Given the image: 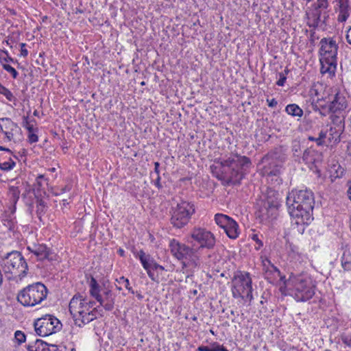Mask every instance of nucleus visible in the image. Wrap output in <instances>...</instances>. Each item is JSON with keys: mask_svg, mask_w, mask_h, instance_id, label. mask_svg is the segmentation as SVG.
<instances>
[{"mask_svg": "<svg viewBox=\"0 0 351 351\" xmlns=\"http://www.w3.org/2000/svg\"><path fill=\"white\" fill-rule=\"evenodd\" d=\"M286 204L295 224H308L313 219L315 200L311 191H292L287 196Z\"/></svg>", "mask_w": 351, "mask_h": 351, "instance_id": "1", "label": "nucleus"}, {"mask_svg": "<svg viewBox=\"0 0 351 351\" xmlns=\"http://www.w3.org/2000/svg\"><path fill=\"white\" fill-rule=\"evenodd\" d=\"M169 246L172 256L182 261V269L187 277L192 276L195 269L200 267L199 256L195 249L175 239L170 241Z\"/></svg>", "mask_w": 351, "mask_h": 351, "instance_id": "2", "label": "nucleus"}, {"mask_svg": "<svg viewBox=\"0 0 351 351\" xmlns=\"http://www.w3.org/2000/svg\"><path fill=\"white\" fill-rule=\"evenodd\" d=\"M290 294L298 302H306L315 295V285L311 278L304 273L291 274L285 282Z\"/></svg>", "mask_w": 351, "mask_h": 351, "instance_id": "3", "label": "nucleus"}, {"mask_svg": "<svg viewBox=\"0 0 351 351\" xmlns=\"http://www.w3.org/2000/svg\"><path fill=\"white\" fill-rule=\"evenodd\" d=\"M319 45L320 71L322 74L328 73L329 75H333L337 65L338 46L335 40L326 38H322Z\"/></svg>", "mask_w": 351, "mask_h": 351, "instance_id": "4", "label": "nucleus"}, {"mask_svg": "<svg viewBox=\"0 0 351 351\" xmlns=\"http://www.w3.org/2000/svg\"><path fill=\"white\" fill-rule=\"evenodd\" d=\"M48 289L42 282H35L21 290L17 300L24 306L34 307L47 299Z\"/></svg>", "mask_w": 351, "mask_h": 351, "instance_id": "5", "label": "nucleus"}, {"mask_svg": "<svg viewBox=\"0 0 351 351\" xmlns=\"http://www.w3.org/2000/svg\"><path fill=\"white\" fill-rule=\"evenodd\" d=\"M2 266L5 274L12 276L8 278L21 279L25 277L28 271L27 263L22 254L18 251L8 253L2 260Z\"/></svg>", "mask_w": 351, "mask_h": 351, "instance_id": "6", "label": "nucleus"}, {"mask_svg": "<svg viewBox=\"0 0 351 351\" xmlns=\"http://www.w3.org/2000/svg\"><path fill=\"white\" fill-rule=\"evenodd\" d=\"M330 122L323 126L320 130L322 133V141H324V146H335L341 141V136L345 129L344 117L332 114Z\"/></svg>", "mask_w": 351, "mask_h": 351, "instance_id": "7", "label": "nucleus"}, {"mask_svg": "<svg viewBox=\"0 0 351 351\" xmlns=\"http://www.w3.org/2000/svg\"><path fill=\"white\" fill-rule=\"evenodd\" d=\"M252 290V280L249 272L239 271L234 276L231 286L233 298L251 302L253 300Z\"/></svg>", "mask_w": 351, "mask_h": 351, "instance_id": "8", "label": "nucleus"}, {"mask_svg": "<svg viewBox=\"0 0 351 351\" xmlns=\"http://www.w3.org/2000/svg\"><path fill=\"white\" fill-rule=\"evenodd\" d=\"M195 212V205L192 202L181 201L171 209L170 223L176 228H182L188 224Z\"/></svg>", "mask_w": 351, "mask_h": 351, "instance_id": "9", "label": "nucleus"}, {"mask_svg": "<svg viewBox=\"0 0 351 351\" xmlns=\"http://www.w3.org/2000/svg\"><path fill=\"white\" fill-rule=\"evenodd\" d=\"M223 167H227L232 169L230 179L233 182H239L244 177L243 170H246L251 165V161L247 156H241L239 154H232L226 159L221 160Z\"/></svg>", "mask_w": 351, "mask_h": 351, "instance_id": "10", "label": "nucleus"}, {"mask_svg": "<svg viewBox=\"0 0 351 351\" xmlns=\"http://www.w3.org/2000/svg\"><path fill=\"white\" fill-rule=\"evenodd\" d=\"M34 328L38 335L47 337L56 332L60 328V322L54 316L46 315L34 322Z\"/></svg>", "mask_w": 351, "mask_h": 351, "instance_id": "11", "label": "nucleus"}, {"mask_svg": "<svg viewBox=\"0 0 351 351\" xmlns=\"http://www.w3.org/2000/svg\"><path fill=\"white\" fill-rule=\"evenodd\" d=\"M191 239L199 245V248L213 249L216 243L215 237L210 231L199 226L194 227L190 232Z\"/></svg>", "mask_w": 351, "mask_h": 351, "instance_id": "12", "label": "nucleus"}, {"mask_svg": "<svg viewBox=\"0 0 351 351\" xmlns=\"http://www.w3.org/2000/svg\"><path fill=\"white\" fill-rule=\"evenodd\" d=\"M330 88L324 90L322 84H317L315 85L310 90L313 101H315V104H313V108L315 112L318 111L322 116L326 115V112H323L326 110V105L322 102L328 104L330 96Z\"/></svg>", "mask_w": 351, "mask_h": 351, "instance_id": "13", "label": "nucleus"}, {"mask_svg": "<svg viewBox=\"0 0 351 351\" xmlns=\"http://www.w3.org/2000/svg\"><path fill=\"white\" fill-rule=\"evenodd\" d=\"M138 258L151 280L158 282L159 276L162 274L165 268L158 264L150 255L146 254L143 250H140L138 252Z\"/></svg>", "mask_w": 351, "mask_h": 351, "instance_id": "14", "label": "nucleus"}, {"mask_svg": "<svg viewBox=\"0 0 351 351\" xmlns=\"http://www.w3.org/2000/svg\"><path fill=\"white\" fill-rule=\"evenodd\" d=\"M215 221L220 228L224 230L230 239H235L239 237V225L229 216L217 213L215 215Z\"/></svg>", "mask_w": 351, "mask_h": 351, "instance_id": "15", "label": "nucleus"}, {"mask_svg": "<svg viewBox=\"0 0 351 351\" xmlns=\"http://www.w3.org/2000/svg\"><path fill=\"white\" fill-rule=\"evenodd\" d=\"M335 94L330 96L328 100V106H326V110L324 112H330L335 113L346 110L348 107V100L343 93L335 90Z\"/></svg>", "mask_w": 351, "mask_h": 351, "instance_id": "16", "label": "nucleus"}, {"mask_svg": "<svg viewBox=\"0 0 351 351\" xmlns=\"http://www.w3.org/2000/svg\"><path fill=\"white\" fill-rule=\"evenodd\" d=\"M0 128L9 141L21 136V128L10 118H0Z\"/></svg>", "mask_w": 351, "mask_h": 351, "instance_id": "17", "label": "nucleus"}, {"mask_svg": "<svg viewBox=\"0 0 351 351\" xmlns=\"http://www.w3.org/2000/svg\"><path fill=\"white\" fill-rule=\"evenodd\" d=\"M335 11L338 13L337 21L339 23L346 22L350 17L351 7L349 0H335Z\"/></svg>", "mask_w": 351, "mask_h": 351, "instance_id": "18", "label": "nucleus"}, {"mask_svg": "<svg viewBox=\"0 0 351 351\" xmlns=\"http://www.w3.org/2000/svg\"><path fill=\"white\" fill-rule=\"evenodd\" d=\"M277 210L275 208L263 204L256 213V218L259 219L261 222L266 223L276 217Z\"/></svg>", "mask_w": 351, "mask_h": 351, "instance_id": "19", "label": "nucleus"}, {"mask_svg": "<svg viewBox=\"0 0 351 351\" xmlns=\"http://www.w3.org/2000/svg\"><path fill=\"white\" fill-rule=\"evenodd\" d=\"M27 248L34 255H36L38 259L39 260L47 259L51 261L53 259V253H52L50 249L48 248L45 245H34L32 247H28Z\"/></svg>", "mask_w": 351, "mask_h": 351, "instance_id": "20", "label": "nucleus"}, {"mask_svg": "<svg viewBox=\"0 0 351 351\" xmlns=\"http://www.w3.org/2000/svg\"><path fill=\"white\" fill-rule=\"evenodd\" d=\"M101 306L106 311H112L114 308V296L109 289L104 291L101 300L98 301Z\"/></svg>", "mask_w": 351, "mask_h": 351, "instance_id": "21", "label": "nucleus"}, {"mask_svg": "<svg viewBox=\"0 0 351 351\" xmlns=\"http://www.w3.org/2000/svg\"><path fill=\"white\" fill-rule=\"evenodd\" d=\"M97 308H94L92 311L89 310L88 311H85L80 317L76 319V321L75 322V325L79 327H82L93 321L97 318Z\"/></svg>", "mask_w": 351, "mask_h": 351, "instance_id": "22", "label": "nucleus"}, {"mask_svg": "<svg viewBox=\"0 0 351 351\" xmlns=\"http://www.w3.org/2000/svg\"><path fill=\"white\" fill-rule=\"evenodd\" d=\"M263 204L278 209L280 205L279 193L275 190L268 189Z\"/></svg>", "mask_w": 351, "mask_h": 351, "instance_id": "23", "label": "nucleus"}, {"mask_svg": "<svg viewBox=\"0 0 351 351\" xmlns=\"http://www.w3.org/2000/svg\"><path fill=\"white\" fill-rule=\"evenodd\" d=\"M264 276L265 278L270 283H274L278 277L280 278L282 276L280 270L274 265H269L264 270Z\"/></svg>", "mask_w": 351, "mask_h": 351, "instance_id": "24", "label": "nucleus"}, {"mask_svg": "<svg viewBox=\"0 0 351 351\" xmlns=\"http://www.w3.org/2000/svg\"><path fill=\"white\" fill-rule=\"evenodd\" d=\"M341 266L344 271H351V252L349 250L345 249L341 258Z\"/></svg>", "mask_w": 351, "mask_h": 351, "instance_id": "25", "label": "nucleus"}, {"mask_svg": "<svg viewBox=\"0 0 351 351\" xmlns=\"http://www.w3.org/2000/svg\"><path fill=\"white\" fill-rule=\"evenodd\" d=\"M285 112L292 117L301 118L304 114L303 110L295 104H289L285 108Z\"/></svg>", "mask_w": 351, "mask_h": 351, "instance_id": "26", "label": "nucleus"}, {"mask_svg": "<svg viewBox=\"0 0 351 351\" xmlns=\"http://www.w3.org/2000/svg\"><path fill=\"white\" fill-rule=\"evenodd\" d=\"M84 298L80 294L75 295L69 302V311L71 314L73 312H76L77 309H79V305L82 304Z\"/></svg>", "mask_w": 351, "mask_h": 351, "instance_id": "27", "label": "nucleus"}, {"mask_svg": "<svg viewBox=\"0 0 351 351\" xmlns=\"http://www.w3.org/2000/svg\"><path fill=\"white\" fill-rule=\"evenodd\" d=\"M330 174L332 182H334L337 178H340L343 176L344 169L339 164L333 165L330 168Z\"/></svg>", "mask_w": 351, "mask_h": 351, "instance_id": "28", "label": "nucleus"}, {"mask_svg": "<svg viewBox=\"0 0 351 351\" xmlns=\"http://www.w3.org/2000/svg\"><path fill=\"white\" fill-rule=\"evenodd\" d=\"M322 10L321 8H318L316 6H314V9L313 10L312 12L311 13V18L313 20V27H318L321 24V20H322Z\"/></svg>", "mask_w": 351, "mask_h": 351, "instance_id": "29", "label": "nucleus"}, {"mask_svg": "<svg viewBox=\"0 0 351 351\" xmlns=\"http://www.w3.org/2000/svg\"><path fill=\"white\" fill-rule=\"evenodd\" d=\"M46 343L43 340L37 339L34 341L29 342L27 349L28 351H44L43 348H44V345Z\"/></svg>", "mask_w": 351, "mask_h": 351, "instance_id": "30", "label": "nucleus"}, {"mask_svg": "<svg viewBox=\"0 0 351 351\" xmlns=\"http://www.w3.org/2000/svg\"><path fill=\"white\" fill-rule=\"evenodd\" d=\"M21 191L17 186H10L8 191L9 199L11 204H16L19 199Z\"/></svg>", "mask_w": 351, "mask_h": 351, "instance_id": "31", "label": "nucleus"}, {"mask_svg": "<svg viewBox=\"0 0 351 351\" xmlns=\"http://www.w3.org/2000/svg\"><path fill=\"white\" fill-rule=\"evenodd\" d=\"M117 284H116L117 289L119 290H121L123 286L125 289H127L131 293L134 294V291L132 287H130V281L128 278H125L124 276H121L119 278L116 280Z\"/></svg>", "mask_w": 351, "mask_h": 351, "instance_id": "32", "label": "nucleus"}, {"mask_svg": "<svg viewBox=\"0 0 351 351\" xmlns=\"http://www.w3.org/2000/svg\"><path fill=\"white\" fill-rule=\"evenodd\" d=\"M33 122H35L34 119L29 120L27 116H24L23 117L22 125L23 128L27 129L28 132H36L37 129L34 128V125L32 124Z\"/></svg>", "mask_w": 351, "mask_h": 351, "instance_id": "33", "label": "nucleus"}, {"mask_svg": "<svg viewBox=\"0 0 351 351\" xmlns=\"http://www.w3.org/2000/svg\"><path fill=\"white\" fill-rule=\"evenodd\" d=\"M16 162L10 157L8 161L0 162V169L4 171H8L14 168Z\"/></svg>", "mask_w": 351, "mask_h": 351, "instance_id": "34", "label": "nucleus"}, {"mask_svg": "<svg viewBox=\"0 0 351 351\" xmlns=\"http://www.w3.org/2000/svg\"><path fill=\"white\" fill-rule=\"evenodd\" d=\"M85 311H88L86 310V307H85V303L84 300L82 301V304L81 305H79V309L76 310V312H73L71 313V315L73 316V318L74 319V321H76V319L80 317Z\"/></svg>", "mask_w": 351, "mask_h": 351, "instance_id": "35", "label": "nucleus"}, {"mask_svg": "<svg viewBox=\"0 0 351 351\" xmlns=\"http://www.w3.org/2000/svg\"><path fill=\"white\" fill-rule=\"evenodd\" d=\"M0 93L3 95L6 99L9 101H12L14 99V97L12 92L8 89L6 87L0 84Z\"/></svg>", "mask_w": 351, "mask_h": 351, "instance_id": "36", "label": "nucleus"}, {"mask_svg": "<svg viewBox=\"0 0 351 351\" xmlns=\"http://www.w3.org/2000/svg\"><path fill=\"white\" fill-rule=\"evenodd\" d=\"M36 208H37V209H36L37 216L40 219L42 215L45 213V202L42 199L38 200Z\"/></svg>", "mask_w": 351, "mask_h": 351, "instance_id": "37", "label": "nucleus"}, {"mask_svg": "<svg viewBox=\"0 0 351 351\" xmlns=\"http://www.w3.org/2000/svg\"><path fill=\"white\" fill-rule=\"evenodd\" d=\"M323 135L324 134L319 132L317 137L308 136V139L310 141L315 142L317 146H324V141H322Z\"/></svg>", "mask_w": 351, "mask_h": 351, "instance_id": "38", "label": "nucleus"}, {"mask_svg": "<svg viewBox=\"0 0 351 351\" xmlns=\"http://www.w3.org/2000/svg\"><path fill=\"white\" fill-rule=\"evenodd\" d=\"M3 68L8 73H10L14 79H16L18 76V72L10 64H2Z\"/></svg>", "mask_w": 351, "mask_h": 351, "instance_id": "39", "label": "nucleus"}, {"mask_svg": "<svg viewBox=\"0 0 351 351\" xmlns=\"http://www.w3.org/2000/svg\"><path fill=\"white\" fill-rule=\"evenodd\" d=\"M342 342L348 347L351 348V334L343 333L341 335Z\"/></svg>", "mask_w": 351, "mask_h": 351, "instance_id": "40", "label": "nucleus"}, {"mask_svg": "<svg viewBox=\"0 0 351 351\" xmlns=\"http://www.w3.org/2000/svg\"><path fill=\"white\" fill-rule=\"evenodd\" d=\"M14 337L16 341L19 343V344H21L26 340L25 335L20 330L16 331Z\"/></svg>", "mask_w": 351, "mask_h": 351, "instance_id": "41", "label": "nucleus"}, {"mask_svg": "<svg viewBox=\"0 0 351 351\" xmlns=\"http://www.w3.org/2000/svg\"><path fill=\"white\" fill-rule=\"evenodd\" d=\"M252 239L256 242L255 249L256 250H260L263 246V241L259 239V237L257 234H253L251 236Z\"/></svg>", "mask_w": 351, "mask_h": 351, "instance_id": "42", "label": "nucleus"}, {"mask_svg": "<svg viewBox=\"0 0 351 351\" xmlns=\"http://www.w3.org/2000/svg\"><path fill=\"white\" fill-rule=\"evenodd\" d=\"M292 152L293 155L295 156H299L301 152V146L299 142H294L292 145Z\"/></svg>", "mask_w": 351, "mask_h": 351, "instance_id": "43", "label": "nucleus"}, {"mask_svg": "<svg viewBox=\"0 0 351 351\" xmlns=\"http://www.w3.org/2000/svg\"><path fill=\"white\" fill-rule=\"evenodd\" d=\"M328 0H317V3L314 4V6L321 8L322 10H326L328 7Z\"/></svg>", "mask_w": 351, "mask_h": 351, "instance_id": "44", "label": "nucleus"}, {"mask_svg": "<svg viewBox=\"0 0 351 351\" xmlns=\"http://www.w3.org/2000/svg\"><path fill=\"white\" fill-rule=\"evenodd\" d=\"M311 153H312V152L309 149L304 150L303 155H302V160L304 162L309 163V162H312L313 158H310Z\"/></svg>", "mask_w": 351, "mask_h": 351, "instance_id": "45", "label": "nucleus"}, {"mask_svg": "<svg viewBox=\"0 0 351 351\" xmlns=\"http://www.w3.org/2000/svg\"><path fill=\"white\" fill-rule=\"evenodd\" d=\"M278 77H279L278 80L276 82V84L279 86H284V84L286 82V80H287L286 73H284L282 72L279 73Z\"/></svg>", "mask_w": 351, "mask_h": 351, "instance_id": "46", "label": "nucleus"}, {"mask_svg": "<svg viewBox=\"0 0 351 351\" xmlns=\"http://www.w3.org/2000/svg\"><path fill=\"white\" fill-rule=\"evenodd\" d=\"M99 292H100L99 288H98V289H90V293L91 296L95 298L97 300V302L99 300H101V297L102 296V295H101L99 293Z\"/></svg>", "mask_w": 351, "mask_h": 351, "instance_id": "47", "label": "nucleus"}, {"mask_svg": "<svg viewBox=\"0 0 351 351\" xmlns=\"http://www.w3.org/2000/svg\"><path fill=\"white\" fill-rule=\"evenodd\" d=\"M280 280L281 282H282V285L280 286V292L282 294H285V295L287 294V293H286L287 291L290 293V291H289L288 288L287 287H285V282L287 281V280L285 279V276H280Z\"/></svg>", "mask_w": 351, "mask_h": 351, "instance_id": "48", "label": "nucleus"}, {"mask_svg": "<svg viewBox=\"0 0 351 351\" xmlns=\"http://www.w3.org/2000/svg\"><path fill=\"white\" fill-rule=\"evenodd\" d=\"M28 141L30 143H34L38 142V137L34 132H28Z\"/></svg>", "mask_w": 351, "mask_h": 351, "instance_id": "49", "label": "nucleus"}, {"mask_svg": "<svg viewBox=\"0 0 351 351\" xmlns=\"http://www.w3.org/2000/svg\"><path fill=\"white\" fill-rule=\"evenodd\" d=\"M44 351H59L57 346L53 344H48L47 343L44 345Z\"/></svg>", "mask_w": 351, "mask_h": 351, "instance_id": "50", "label": "nucleus"}, {"mask_svg": "<svg viewBox=\"0 0 351 351\" xmlns=\"http://www.w3.org/2000/svg\"><path fill=\"white\" fill-rule=\"evenodd\" d=\"M198 351H217L216 350V344H214L212 348H209L208 346H199L197 348Z\"/></svg>", "mask_w": 351, "mask_h": 351, "instance_id": "51", "label": "nucleus"}, {"mask_svg": "<svg viewBox=\"0 0 351 351\" xmlns=\"http://www.w3.org/2000/svg\"><path fill=\"white\" fill-rule=\"evenodd\" d=\"M58 190L60 191V192L57 193V195L63 194L66 192H69L71 190V185L67 184L64 186V187L58 188Z\"/></svg>", "mask_w": 351, "mask_h": 351, "instance_id": "52", "label": "nucleus"}, {"mask_svg": "<svg viewBox=\"0 0 351 351\" xmlns=\"http://www.w3.org/2000/svg\"><path fill=\"white\" fill-rule=\"evenodd\" d=\"M329 18V14H328V12H324V13H322V20H321V25H326L327 24V21Z\"/></svg>", "mask_w": 351, "mask_h": 351, "instance_id": "53", "label": "nucleus"}, {"mask_svg": "<svg viewBox=\"0 0 351 351\" xmlns=\"http://www.w3.org/2000/svg\"><path fill=\"white\" fill-rule=\"evenodd\" d=\"M84 302L85 303V307H86V310L89 311L90 308H92L94 305L95 304V302L94 301H87L86 298H84Z\"/></svg>", "mask_w": 351, "mask_h": 351, "instance_id": "54", "label": "nucleus"}, {"mask_svg": "<svg viewBox=\"0 0 351 351\" xmlns=\"http://www.w3.org/2000/svg\"><path fill=\"white\" fill-rule=\"evenodd\" d=\"M25 47V43H21V55L23 57H26L28 55V51Z\"/></svg>", "mask_w": 351, "mask_h": 351, "instance_id": "55", "label": "nucleus"}, {"mask_svg": "<svg viewBox=\"0 0 351 351\" xmlns=\"http://www.w3.org/2000/svg\"><path fill=\"white\" fill-rule=\"evenodd\" d=\"M99 288V285L97 283V280L92 277L90 282V289H98Z\"/></svg>", "mask_w": 351, "mask_h": 351, "instance_id": "56", "label": "nucleus"}, {"mask_svg": "<svg viewBox=\"0 0 351 351\" xmlns=\"http://www.w3.org/2000/svg\"><path fill=\"white\" fill-rule=\"evenodd\" d=\"M262 263H263V270H265V269L269 266V265H273L270 260H269L268 258H265V259H263L262 261Z\"/></svg>", "mask_w": 351, "mask_h": 351, "instance_id": "57", "label": "nucleus"}, {"mask_svg": "<svg viewBox=\"0 0 351 351\" xmlns=\"http://www.w3.org/2000/svg\"><path fill=\"white\" fill-rule=\"evenodd\" d=\"M269 107L275 108L278 104V101L275 99H267Z\"/></svg>", "mask_w": 351, "mask_h": 351, "instance_id": "58", "label": "nucleus"}, {"mask_svg": "<svg viewBox=\"0 0 351 351\" xmlns=\"http://www.w3.org/2000/svg\"><path fill=\"white\" fill-rule=\"evenodd\" d=\"M347 42L351 45V26L348 29L346 34Z\"/></svg>", "mask_w": 351, "mask_h": 351, "instance_id": "59", "label": "nucleus"}, {"mask_svg": "<svg viewBox=\"0 0 351 351\" xmlns=\"http://www.w3.org/2000/svg\"><path fill=\"white\" fill-rule=\"evenodd\" d=\"M2 52L4 53L7 56V58H2L0 57V60L1 62L3 60L5 62L13 61V59L8 56V52L6 51H2Z\"/></svg>", "mask_w": 351, "mask_h": 351, "instance_id": "60", "label": "nucleus"}, {"mask_svg": "<svg viewBox=\"0 0 351 351\" xmlns=\"http://www.w3.org/2000/svg\"><path fill=\"white\" fill-rule=\"evenodd\" d=\"M8 211L10 212V215H14L16 211V204H12V206L9 207ZM9 217L11 218V216L9 215ZM12 220V219H10Z\"/></svg>", "mask_w": 351, "mask_h": 351, "instance_id": "61", "label": "nucleus"}, {"mask_svg": "<svg viewBox=\"0 0 351 351\" xmlns=\"http://www.w3.org/2000/svg\"><path fill=\"white\" fill-rule=\"evenodd\" d=\"M159 166H160V164L158 162H156L154 163V171L156 172L157 176L159 175Z\"/></svg>", "mask_w": 351, "mask_h": 351, "instance_id": "62", "label": "nucleus"}, {"mask_svg": "<svg viewBox=\"0 0 351 351\" xmlns=\"http://www.w3.org/2000/svg\"><path fill=\"white\" fill-rule=\"evenodd\" d=\"M216 350L217 351H228L226 348L219 344H216Z\"/></svg>", "mask_w": 351, "mask_h": 351, "instance_id": "63", "label": "nucleus"}, {"mask_svg": "<svg viewBox=\"0 0 351 351\" xmlns=\"http://www.w3.org/2000/svg\"><path fill=\"white\" fill-rule=\"evenodd\" d=\"M0 151H5V152H9L10 154H11V150L10 149H9L8 148L4 147L3 146H1V145H0Z\"/></svg>", "mask_w": 351, "mask_h": 351, "instance_id": "64", "label": "nucleus"}]
</instances>
